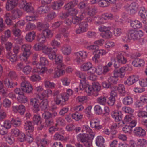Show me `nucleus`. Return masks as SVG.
I'll return each mask as SVG.
<instances>
[{"mask_svg": "<svg viewBox=\"0 0 147 147\" xmlns=\"http://www.w3.org/2000/svg\"><path fill=\"white\" fill-rule=\"evenodd\" d=\"M122 67L119 69H115L114 71V76H111L108 79V82L110 83L112 85L113 84H116L117 83L118 79L117 77H120L121 78H123L124 77L125 75V71L128 70L129 71H131L132 70L131 67Z\"/></svg>", "mask_w": 147, "mask_h": 147, "instance_id": "nucleus-1", "label": "nucleus"}, {"mask_svg": "<svg viewBox=\"0 0 147 147\" xmlns=\"http://www.w3.org/2000/svg\"><path fill=\"white\" fill-rule=\"evenodd\" d=\"M95 134L93 133H90L88 134H80L78 137L79 139L84 145L86 147H90L92 146V140L94 138Z\"/></svg>", "mask_w": 147, "mask_h": 147, "instance_id": "nucleus-2", "label": "nucleus"}, {"mask_svg": "<svg viewBox=\"0 0 147 147\" xmlns=\"http://www.w3.org/2000/svg\"><path fill=\"white\" fill-rule=\"evenodd\" d=\"M57 115V113L56 112H54L51 113L49 111L45 112L42 114V116L45 119V123L48 127H50L54 124L53 119Z\"/></svg>", "mask_w": 147, "mask_h": 147, "instance_id": "nucleus-3", "label": "nucleus"}, {"mask_svg": "<svg viewBox=\"0 0 147 147\" xmlns=\"http://www.w3.org/2000/svg\"><path fill=\"white\" fill-rule=\"evenodd\" d=\"M23 81L20 84L21 90L24 92L30 93L32 92L33 88L31 84L25 79L24 77H23Z\"/></svg>", "mask_w": 147, "mask_h": 147, "instance_id": "nucleus-4", "label": "nucleus"}, {"mask_svg": "<svg viewBox=\"0 0 147 147\" xmlns=\"http://www.w3.org/2000/svg\"><path fill=\"white\" fill-rule=\"evenodd\" d=\"M129 35L134 40L140 39L143 36V32L141 30H136L131 29L128 31Z\"/></svg>", "mask_w": 147, "mask_h": 147, "instance_id": "nucleus-5", "label": "nucleus"}, {"mask_svg": "<svg viewBox=\"0 0 147 147\" xmlns=\"http://www.w3.org/2000/svg\"><path fill=\"white\" fill-rule=\"evenodd\" d=\"M20 7L27 12H30L34 10V8L31 3H27L25 1H22L20 4Z\"/></svg>", "mask_w": 147, "mask_h": 147, "instance_id": "nucleus-6", "label": "nucleus"}, {"mask_svg": "<svg viewBox=\"0 0 147 147\" xmlns=\"http://www.w3.org/2000/svg\"><path fill=\"white\" fill-rule=\"evenodd\" d=\"M39 102L40 101L36 98H32L30 99V104L33 106V110L36 113L40 111Z\"/></svg>", "mask_w": 147, "mask_h": 147, "instance_id": "nucleus-7", "label": "nucleus"}, {"mask_svg": "<svg viewBox=\"0 0 147 147\" xmlns=\"http://www.w3.org/2000/svg\"><path fill=\"white\" fill-rule=\"evenodd\" d=\"M79 28L76 30V33L78 34L83 33L86 32L87 30L88 24L86 22H82L79 24Z\"/></svg>", "mask_w": 147, "mask_h": 147, "instance_id": "nucleus-8", "label": "nucleus"}, {"mask_svg": "<svg viewBox=\"0 0 147 147\" xmlns=\"http://www.w3.org/2000/svg\"><path fill=\"white\" fill-rule=\"evenodd\" d=\"M139 80V77L138 76L133 75L128 77L127 81L124 82V84L130 85L138 82Z\"/></svg>", "mask_w": 147, "mask_h": 147, "instance_id": "nucleus-9", "label": "nucleus"}, {"mask_svg": "<svg viewBox=\"0 0 147 147\" xmlns=\"http://www.w3.org/2000/svg\"><path fill=\"white\" fill-rule=\"evenodd\" d=\"M111 115L112 117L113 118H114L116 122H119V123H118L119 126L120 123L121 124L120 125L121 126L125 124L123 121L122 120L121 114H120L119 112H113L112 114Z\"/></svg>", "mask_w": 147, "mask_h": 147, "instance_id": "nucleus-10", "label": "nucleus"}, {"mask_svg": "<svg viewBox=\"0 0 147 147\" xmlns=\"http://www.w3.org/2000/svg\"><path fill=\"white\" fill-rule=\"evenodd\" d=\"M48 56L50 59L55 60L56 63L57 64L60 63L61 67L62 66V61L58 57H57V55L55 51H52L48 54Z\"/></svg>", "mask_w": 147, "mask_h": 147, "instance_id": "nucleus-11", "label": "nucleus"}, {"mask_svg": "<svg viewBox=\"0 0 147 147\" xmlns=\"http://www.w3.org/2000/svg\"><path fill=\"white\" fill-rule=\"evenodd\" d=\"M3 83L6 87L9 88H13L17 85L16 82H13L11 80L7 78L3 80Z\"/></svg>", "mask_w": 147, "mask_h": 147, "instance_id": "nucleus-12", "label": "nucleus"}, {"mask_svg": "<svg viewBox=\"0 0 147 147\" xmlns=\"http://www.w3.org/2000/svg\"><path fill=\"white\" fill-rule=\"evenodd\" d=\"M36 37V33L34 31L28 33L26 36L25 39L27 41L31 42L34 40Z\"/></svg>", "mask_w": 147, "mask_h": 147, "instance_id": "nucleus-13", "label": "nucleus"}, {"mask_svg": "<svg viewBox=\"0 0 147 147\" xmlns=\"http://www.w3.org/2000/svg\"><path fill=\"white\" fill-rule=\"evenodd\" d=\"M134 132L136 135L139 136H143L146 135L145 130L140 127L135 128Z\"/></svg>", "mask_w": 147, "mask_h": 147, "instance_id": "nucleus-14", "label": "nucleus"}, {"mask_svg": "<svg viewBox=\"0 0 147 147\" xmlns=\"http://www.w3.org/2000/svg\"><path fill=\"white\" fill-rule=\"evenodd\" d=\"M40 101L39 108L41 109L42 110H45L47 109L49 102L47 99H44Z\"/></svg>", "mask_w": 147, "mask_h": 147, "instance_id": "nucleus-15", "label": "nucleus"}, {"mask_svg": "<svg viewBox=\"0 0 147 147\" xmlns=\"http://www.w3.org/2000/svg\"><path fill=\"white\" fill-rule=\"evenodd\" d=\"M11 13L12 18L14 19L20 18L22 14V12L18 9H15L12 10Z\"/></svg>", "mask_w": 147, "mask_h": 147, "instance_id": "nucleus-16", "label": "nucleus"}, {"mask_svg": "<svg viewBox=\"0 0 147 147\" xmlns=\"http://www.w3.org/2000/svg\"><path fill=\"white\" fill-rule=\"evenodd\" d=\"M132 64L136 67H139L144 65V62L143 59H136L133 61Z\"/></svg>", "mask_w": 147, "mask_h": 147, "instance_id": "nucleus-17", "label": "nucleus"}, {"mask_svg": "<svg viewBox=\"0 0 147 147\" xmlns=\"http://www.w3.org/2000/svg\"><path fill=\"white\" fill-rule=\"evenodd\" d=\"M6 57L12 62H13L17 61V55L12 52L11 51L7 53Z\"/></svg>", "mask_w": 147, "mask_h": 147, "instance_id": "nucleus-18", "label": "nucleus"}, {"mask_svg": "<svg viewBox=\"0 0 147 147\" xmlns=\"http://www.w3.org/2000/svg\"><path fill=\"white\" fill-rule=\"evenodd\" d=\"M64 4L63 1L61 0L57 2H55L52 5V8L54 10H57L61 8V7Z\"/></svg>", "mask_w": 147, "mask_h": 147, "instance_id": "nucleus-19", "label": "nucleus"}, {"mask_svg": "<svg viewBox=\"0 0 147 147\" xmlns=\"http://www.w3.org/2000/svg\"><path fill=\"white\" fill-rule=\"evenodd\" d=\"M49 10V8L47 5L41 6L38 9V12L40 14L47 13Z\"/></svg>", "mask_w": 147, "mask_h": 147, "instance_id": "nucleus-20", "label": "nucleus"}, {"mask_svg": "<svg viewBox=\"0 0 147 147\" xmlns=\"http://www.w3.org/2000/svg\"><path fill=\"white\" fill-rule=\"evenodd\" d=\"M90 125L92 128H94L96 130H99L103 127L102 125L99 122L95 121L93 123L90 121Z\"/></svg>", "mask_w": 147, "mask_h": 147, "instance_id": "nucleus-21", "label": "nucleus"}, {"mask_svg": "<svg viewBox=\"0 0 147 147\" xmlns=\"http://www.w3.org/2000/svg\"><path fill=\"white\" fill-rule=\"evenodd\" d=\"M117 89L119 92V94L122 96H124L126 94V91L124 85L120 84L118 85Z\"/></svg>", "mask_w": 147, "mask_h": 147, "instance_id": "nucleus-22", "label": "nucleus"}, {"mask_svg": "<svg viewBox=\"0 0 147 147\" xmlns=\"http://www.w3.org/2000/svg\"><path fill=\"white\" fill-rule=\"evenodd\" d=\"M49 26L48 24H44L41 22H39L37 23V28L39 30H44Z\"/></svg>", "mask_w": 147, "mask_h": 147, "instance_id": "nucleus-23", "label": "nucleus"}, {"mask_svg": "<svg viewBox=\"0 0 147 147\" xmlns=\"http://www.w3.org/2000/svg\"><path fill=\"white\" fill-rule=\"evenodd\" d=\"M63 53L65 55H69L71 52V49L70 47L68 45L63 46L62 49Z\"/></svg>", "mask_w": 147, "mask_h": 147, "instance_id": "nucleus-24", "label": "nucleus"}, {"mask_svg": "<svg viewBox=\"0 0 147 147\" xmlns=\"http://www.w3.org/2000/svg\"><path fill=\"white\" fill-rule=\"evenodd\" d=\"M137 7L135 3H131L129 7L128 10L129 11L131 14H134L136 12Z\"/></svg>", "mask_w": 147, "mask_h": 147, "instance_id": "nucleus-25", "label": "nucleus"}, {"mask_svg": "<svg viewBox=\"0 0 147 147\" xmlns=\"http://www.w3.org/2000/svg\"><path fill=\"white\" fill-rule=\"evenodd\" d=\"M94 142L96 143L97 146L100 147L104 145V139L101 136H98L97 137L95 142Z\"/></svg>", "mask_w": 147, "mask_h": 147, "instance_id": "nucleus-26", "label": "nucleus"}, {"mask_svg": "<svg viewBox=\"0 0 147 147\" xmlns=\"http://www.w3.org/2000/svg\"><path fill=\"white\" fill-rule=\"evenodd\" d=\"M33 122L34 124H36L38 125L39 123L40 124L42 123L41 121V117L38 115H35L33 117Z\"/></svg>", "mask_w": 147, "mask_h": 147, "instance_id": "nucleus-27", "label": "nucleus"}, {"mask_svg": "<svg viewBox=\"0 0 147 147\" xmlns=\"http://www.w3.org/2000/svg\"><path fill=\"white\" fill-rule=\"evenodd\" d=\"M117 57L118 62L121 64H125L127 61L126 59L121 53L118 54L117 56Z\"/></svg>", "mask_w": 147, "mask_h": 147, "instance_id": "nucleus-28", "label": "nucleus"}, {"mask_svg": "<svg viewBox=\"0 0 147 147\" xmlns=\"http://www.w3.org/2000/svg\"><path fill=\"white\" fill-rule=\"evenodd\" d=\"M17 99L19 102L21 103H25L28 101L27 97L24 95V94L19 96L17 97Z\"/></svg>", "mask_w": 147, "mask_h": 147, "instance_id": "nucleus-29", "label": "nucleus"}, {"mask_svg": "<svg viewBox=\"0 0 147 147\" xmlns=\"http://www.w3.org/2000/svg\"><path fill=\"white\" fill-rule=\"evenodd\" d=\"M25 128L26 130H29L30 131L32 132L34 129V127L32 125V122L29 121H27L25 123Z\"/></svg>", "mask_w": 147, "mask_h": 147, "instance_id": "nucleus-30", "label": "nucleus"}, {"mask_svg": "<svg viewBox=\"0 0 147 147\" xmlns=\"http://www.w3.org/2000/svg\"><path fill=\"white\" fill-rule=\"evenodd\" d=\"M21 120L18 118H13L11 121L12 123L15 125V127H17L20 125Z\"/></svg>", "mask_w": 147, "mask_h": 147, "instance_id": "nucleus-31", "label": "nucleus"}, {"mask_svg": "<svg viewBox=\"0 0 147 147\" xmlns=\"http://www.w3.org/2000/svg\"><path fill=\"white\" fill-rule=\"evenodd\" d=\"M131 26L134 28H140L142 27V24L137 20L132 21L131 24Z\"/></svg>", "mask_w": 147, "mask_h": 147, "instance_id": "nucleus-32", "label": "nucleus"}, {"mask_svg": "<svg viewBox=\"0 0 147 147\" xmlns=\"http://www.w3.org/2000/svg\"><path fill=\"white\" fill-rule=\"evenodd\" d=\"M92 66L90 62H88L82 65L81 67L84 71H87L89 70Z\"/></svg>", "mask_w": 147, "mask_h": 147, "instance_id": "nucleus-33", "label": "nucleus"}, {"mask_svg": "<svg viewBox=\"0 0 147 147\" xmlns=\"http://www.w3.org/2000/svg\"><path fill=\"white\" fill-rule=\"evenodd\" d=\"M140 16L143 19H146L147 18V11L143 7L141 8L139 11Z\"/></svg>", "mask_w": 147, "mask_h": 147, "instance_id": "nucleus-34", "label": "nucleus"}, {"mask_svg": "<svg viewBox=\"0 0 147 147\" xmlns=\"http://www.w3.org/2000/svg\"><path fill=\"white\" fill-rule=\"evenodd\" d=\"M43 31V35L47 38L51 37L53 36V34L51 30L47 28L44 29Z\"/></svg>", "mask_w": 147, "mask_h": 147, "instance_id": "nucleus-35", "label": "nucleus"}, {"mask_svg": "<svg viewBox=\"0 0 147 147\" xmlns=\"http://www.w3.org/2000/svg\"><path fill=\"white\" fill-rule=\"evenodd\" d=\"M132 102V99L130 96L126 97L123 99V103L125 105H130Z\"/></svg>", "mask_w": 147, "mask_h": 147, "instance_id": "nucleus-36", "label": "nucleus"}, {"mask_svg": "<svg viewBox=\"0 0 147 147\" xmlns=\"http://www.w3.org/2000/svg\"><path fill=\"white\" fill-rule=\"evenodd\" d=\"M97 102L99 104L105 105L106 104V97L105 96H101L97 99Z\"/></svg>", "mask_w": 147, "mask_h": 147, "instance_id": "nucleus-37", "label": "nucleus"}, {"mask_svg": "<svg viewBox=\"0 0 147 147\" xmlns=\"http://www.w3.org/2000/svg\"><path fill=\"white\" fill-rule=\"evenodd\" d=\"M61 95L63 100L62 102V106H63L65 104L66 101L68 100L69 96L66 94V93L61 94Z\"/></svg>", "mask_w": 147, "mask_h": 147, "instance_id": "nucleus-38", "label": "nucleus"}, {"mask_svg": "<svg viewBox=\"0 0 147 147\" xmlns=\"http://www.w3.org/2000/svg\"><path fill=\"white\" fill-rule=\"evenodd\" d=\"M48 64V61L47 59L43 57L40 58L39 65L40 66H45Z\"/></svg>", "mask_w": 147, "mask_h": 147, "instance_id": "nucleus-39", "label": "nucleus"}, {"mask_svg": "<svg viewBox=\"0 0 147 147\" xmlns=\"http://www.w3.org/2000/svg\"><path fill=\"white\" fill-rule=\"evenodd\" d=\"M72 118L76 121H78L82 118V115L77 112L71 115Z\"/></svg>", "mask_w": 147, "mask_h": 147, "instance_id": "nucleus-40", "label": "nucleus"}, {"mask_svg": "<svg viewBox=\"0 0 147 147\" xmlns=\"http://www.w3.org/2000/svg\"><path fill=\"white\" fill-rule=\"evenodd\" d=\"M54 137V139L56 140L63 141L65 140L64 136L58 133H57L55 134Z\"/></svg>", "mask_w": 147, "mask_h": 147, "instance_id": "nucleus-41", "label": "nucleus"}, {"mask_svg": "<svg viewBox=\"0 0 147 147\" xmlns=\"http://www.w3.org/2000/svg\"><path fill=\"white\" fill-rule=\"evenodd\" d=\"M76 54L77 57L79 58H85L87 57L86 53L85 51H80L79 52L76 53Z\"/></svg>", "mask_w": 147, "mask_h": 147, "instance_id": "nucleus-42", "label": "nucleus"}, {"mask_svg": "<svg viewBox=\"0 0 147 147\" xmlns=\"http://www.w3.org/2000/svg\"><path fill=\"white\" fill-rule=\"evenodd\" d=\"M102 37L105 38H109L112 36V33L110 30H108L104 32L102 35Z\"/></svg>", "mask_w": 147, "mask_h": 147, "instance_id": "nucleus-43", "label": "nucleus"}, {"mask_svg": "<svg viewBox=\"0 0 147 147\" xmlns=\"http://www.w3.org/2000/svg\"><path fill=\"white\" fill-rule=\"evenodd\" d=\"M51 92L52 91L50 90H46L44 91L41 94V95L42 96L41 98H40V96H39V98L41 100H42V98L45 97H48L49 96V93H51Z\"/></svg>", "mask_w": 147, "mask_h": 147, "instance_id": "nucleus-44", "label": "nucleus"}, {"mask_svg": "<svg viewBox=\"0 0 147 147\" xmlns=\"http://www.w3.org/2000/svg\"><path fill=\"white\" fill-rule=\"evenodd\" d=\"M2 126L4 127L6 129H9L11 127V124L8 120H5L2 123Z\"/></svg>", "mask_w": 147, "mask_h": 147, "instance_id": "nucleus-45", "label": "nucleus"}, {"mask_svg": "<svg viewBox=\"0 0 147 147\" xmlns=\"http://www.w3.org/2000/svg\"><path fill=\"white\" fill-rule=\"evenodd\" d=\"M61 94L59 96H57L54 98V101L57 105L61 104L62 106V102L63 101Z\"/></svg>", "mask_w": 147, "mask_h": 147, "instance_id": "nucleus-46", "label": "nucleus"}, {"mask_svg": "<svg viewBox=\"0 0 147 147\" xmlns=\"http://www.w3.org/2000/svg\"><path fill=\"white\" fill-rule=\"evenodd\" d=\"M17 28L14 26L13 28L12 31L13 34L15 36L19 37L20 35V31Z\"/></svg>", "mask_w": 147, "mask_h": 147, "instance_id": "nucleus-47", "label": "nucleus"}, {"mask_svg": "<svg viewBox=\"0 0 147 147\" xmlns=\"http://www.w3.org/2000/svg\"><path fill=\"white\" fill-rule=\"evenodd\" d=\"M101 20H106L107 19H112L113 18L112 15L111 13H105L103 14L102 16Z\"/></svg>", "mask_w": 147, "mask_h": 147, "instance_id": "nucleus-48", "label": "nucleus"}, {"mask_svg": "<svg viewBox=\"0 0 147 147\" xmlns=\"http://www.w3.org/2000/svg\"><path fill=\"white\" fill-rule=\"evenodd\" d=\"M42 51L44 53L48 55L52 52V49L51 47H49L45 45Z\"/></svg>", "mask_w": 147, "mask_h": 147, "instance_id": "nucleus-49", "label": "nucleus"}, {"mask_svg": "<svg viewBox=\"0 0 147 147\" xmlns=\"http://www.w3.org/2000/svg\"><path fill=\"white\" fill-rule=\"evenodd\" d=\"M44 45L40 43L38 44H36L33 47L34 49L36 51L42 50Z\"/></svg>", "mask_w": 147, "mask_h": 147, "instance_id": "nucleus-50", "label": "nucleus"}, {"mask_svg": "<svg viewBox=\"0 0 147 147\" xmlns=\"http://www.w3.org/2000/svg\"><path fill=\"white\" fill-rule=\"evenodd\" d=\"M94 110L96 113L98 115H100L102 113V110L101 107L98 105H96L94 107Z\"/></svg>", "mask_w": 147, "mask_h": 147, "instance_id": "nucleus-51", "label": "nucleus"}, {"mask_svg": "<svg viewBox=\"0 0 147 147\" xmlns=\"http://www.w3.org/2000/svg\"><path fill=\"white\" fill-rule=\"evenodd\" d=\"M31 45H24L22 46V49L24 52H29L31 48Z\"/></svg>", "mask_w": 147, "mask_h": 147, "instance_id": "nucleus-52", "label": "nucleus"}, {"mask_svg": "<svg viewBox=\"0 0 147 147\" xmlns=\"http://www.w3.org/2000/svg\"><path fill=\"white\" fill-rule=\"evenodd\" d=\"M46 38L43 34H39L37 36L36 40L40 43H43L45 41Z\"/></svg>", "mask_w": 147, "mask_h": 147, "instance_id": "nucleus-53", "label": "nucleus"}, {"mask_svg": "<svg viewBox=\"0 0 147 147\" xmlns=\"http://www.w3.org/2000/svg\"><path fill=\"white\" fill-rule=\"evenodd\" d=\"M25 107L22 105H19L18 110V112L20 114L23 115L25 112Z\"/></svg>", "mask_w": 147, "mask_h": 147, "instance_id": "nucleus-54", "label": "nucleus"}, {"mask_svg": "<svg viewBox=\"0 0 147 147\" xmlns=\"http://www.w3.org/2000/svg\"><path fill=\"white\" fill-rule=\"evenodd\" d=\"M50 44L53 47V49H55L57 47H59L60 45V43L55 39L52 40Z\"/></svg>", "mask_w": 147, "mask_h": 147, "instance_id": "nucleus-55", "label": "nucleus"}, {"mask_svg": "<svg viewBox=\"0 0 147 147\" xmlns=\"http://www.w3.org/2000/svg\"><path fill=\"white\" fill-rule=\"evenodd\" d=\"M26 136L23 133H20L18 136V139L20 142H23L25 141V138Z\"/></svg>", "mask_w": 147, "mask_h": 147, "instance_id": "nucleus-56", "label": "nucleus"}, {"mask_svg": "<svg viewBox=\"0 0 147 147\" xmlns=\"http://www.w3.org/2000/svg\"><path fill=\"white\" fill-rule=\"evenodd\" d=\"M5 8L7 10L10 11L12 10L14 7L8 0L6 4Z\"/></svg>", "mask_w": 147, "mask_h": 147, "instance_id": "nucleus-57", "label": "nucleus"}, {"mask_svg": "<svg viewBox=\"0 0 147 147\" xmlns=\"http://www.w3.org/2000/svg\"><path fill=\"white\" fill-rule=\"evenodd\" d=\"M11 102L7 99H4L3 103V106L6 108L9 107L11 106Z\"/></svg>", "mask_w": 147, "mask_h": 147, "instance_id": "nucleus-58", "label": "nucleus"}, {"mask_svg": "<svg viewBox=\"0 0 147 147\" xmlns=\"http://www.w3.org/2000/svg\"><path fill=\"white\" fill-rule=\"evenodd\" d=\"M92 87L94 91H100V86L98 82H94L92 83Z\"/></svg>", "mask_w": 147, "mask_h": 147, "instance_id": "nucleus-59", "label": "nucleus"}, {"mask_svg": "<svg viewBox=\"0 0 147 147\" xmlns=\"http://www.w3.org/2000/svg\"><path fill=\"white\" fill-rule=\"evenodd\" d=\"M5 37L2 38V40L3 41L6 40V38H7L10 37L11 36V34L10 31L8 30L5 32Z\"/></svg>", "mask_w": 147, "mask_h": 147, "instance_id": "nucleus-60", "label": "nucleus"}, {"mask_svg": "<svg viewBox=\"0 0 147 147\" xmlns=\"http://www.w3.org/2000/svg\"><path fill=\"white\" fill-rule=\"evenodd\" d=\"M31 67L29 65H27L24 67L23 68V71L24 73L26 74H29L31 71Z\"/></svg>", "mask_w": 147, "mask_h": 147, "instance_id": "nucleus-61", "label": "nucleus"}, {"mask_svg": "<svg viewBox=\"0 0 147 147\" xmlns=\"http://www.w3.org/2000/svg\"><path fill=\"white\" fill-rule=\"evenodd\" d=\"M36 27L34 24L29 22L27 25L26 28L28 30H32L35 28Z\"/></svg>", "mask_w": 147, "mask_h": 147, "instance_id": "nucleus-62", "label": "nucleus"}, {"mask_svg": "<svg viewBox=\"0 0 147 147\" xmlns=\"http://www.w3.org/2000/svg\"><path fill=\"white\" fill-rule=\"evenodd\" d=\"M123 131L125 133H130L131 132L132 128L129 125H126L123 128Z\"/></svg>", "mask_w": 147, "mask_h": 147, "instance_id": "nucleus-63", "label": "nucleus"}, {"mask_svg": "<svg viewBox=\"0 0 147 147\" xmlns=\"http://www.w3.org/2000/svg\"><path fill=\"white\" fill-rule=\"evenodd\" d=\"M123 109L125 112L131 114L133 113L134 111L132 109L128 107H124Z\"/></svg>", "mask_w": 147, "mask_h": 147, "instance_id": "nucleus-64", "label": "nucleus"}]
</instances>
